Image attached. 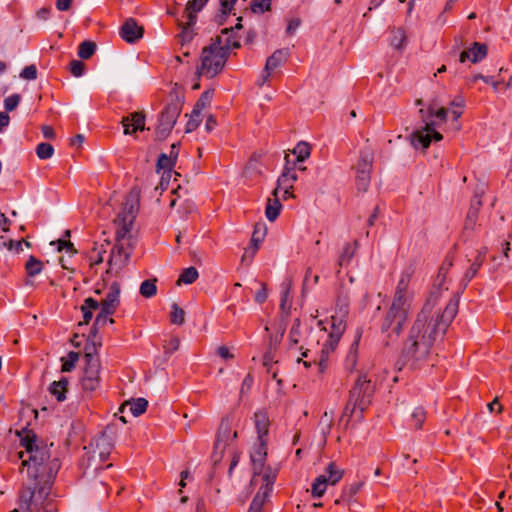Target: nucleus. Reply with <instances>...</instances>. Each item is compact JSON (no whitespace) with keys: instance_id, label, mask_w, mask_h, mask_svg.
Instances as JSON below:
<instances>
[{"instance_id":"obj_38","label":"nucleus","mask_w":512,"mask_h":512,"mask_svg":"<svg viewBox=\"0 0 512 512\" xmlns=\"http://www.w3.org/2000/svg\"><path fill=\"white\" fill-rule=\"evenodd\" d=\"M175 164H176V161L173 160V158H171L166 153H161L157 159L156 170H157V172H159L160 170H163V171H170L172 173V169L174 168Z\"/></svg>"},{"instance_id":"obj_2","label":"nucleus","mask_w":512,"mask_h":512,"mask_svg":"<svg viewBox=\"0 0 512 512\" xmlns=\"http://www.w3.org/2000/svg\"><path fill=\"white\" fill-rule=\"evenodd\" d=\"M20 441L28 454V459H23L22 466L27 468L29 479L34 481L33 486H37L38 498L45 501L60 469V461L57 457H52L48 445L37 444L35 434H27Z\"/></svg>"},{"instance_id":"obj_12","label":"nucleus","mask_w":512,"mask_h":512,"mask_svg":"<svg viewBox=\"0 0 512 512\" xmlns=\"http://www.w3.org/2000/svg\"><path fill=\"white\" fill-rule=\"evenodd\" d=\"M424 126L414 130L408 137L414 148L427 149L431 144V132H434L437 122L434 120H423Z\"/></svg>"},{"instance_id":"obj_57","label":"nucleus","mask_w":512,"mask_h":512,"mask_svg":"<svg viewBox=\"0 0 512 512\" xmlns=\"http://www.w3.org/2000/svg\"><path fill=\"white\" fill-rule=\"evenodd\" d=\"M481 265H482V260H475V262L472 264V266L468 269V271L466 272V274L463 278L464 287H466L468 282L477 274L478 269L480 268Z\"/></svg>"},{"instance_id":"obj_50","label":"nucleus","mask_w":512,"mask_h":512,"mask_svg":"<svg viewBox=\"0 0 512 512\" xmlns=\"http://www.w3.org/2000/svg\"><path fill=\"white\" fill-rule=\"evenodd\" d=\"M54 148L51 144L43 142L37 145L36 154L40 159H49L53 156Z\"/></svg>"},{"instance_id":"obj_21","label":"nucleus","mask_w":512,"mask_h":512,"mask_svg":"<svg viewBox=\"0 0 512 512\" xmlns=\"http://www.w3.org/2000/svg\"><path fill=\"white\" fill-rule=\"evenodd\" d=\"M289 54V50L286 48L274 51V53L266 60V70L271 72L275 70L277 67L287 61Z\"/></svg>"},{"instance_id":"obj_52","label":"nucleus","mask_w":512,"mask_h":512,"mask_svg":"<svg viewBox=\"0 0 512 512\" xmlns=\"http://www.w3.org/2000/svg\"><path fill=\"white\" fill-rule=\"evenodd\" d=\"M253 13H264L271 9V0H253L250 4Z\"/></svg>"},{"instance_id":"obj_58","label":"nucleus","mask_w":512,"mask_h":512,"mask_svg":"<svg viewBox=\"0 0 512 512\" xmlns=\"http://www.w3.org/2000/svg\"><path fill=\"white\" fill-rule=\"evenodd\" d=\"M337 306L339 308V312L337 315H333L331 317V323H333V318H342L345 322V318L348 314V301L346 299H340Z\"/></svg>"},{"instance_id":"obj_3","label":"nucleus","mask_w":512,"mask_h":512,"mask_svg":"<svg viewBox=\"0 0 512 512\" xmlns=\"http://www.w3.org/2000/svg\"><path fill=\"white\" fill-rule=\"evenodd\" d=\"M408 285L409 276L402 275L398 281L393 301L383 320L381 330L383 333H387L389 339H392L393 336L398 337L407 321L411 307V300L407 295Z\"/></svg>"},{"instance_id":"obj_37","label":"nucleus","mask_w":512,"mask_h":512,"mask_svg":"<svg viewBox=\"0 0 512 512\" xmlns=\"http://www.w3.org/2000/svg\"><path fill=\"white\" fill-rule=\"evenodd\" d=\"M96 48H97V46H96L95 42L89 41V40L83 41L79 45L78 56L81 59L87 60L94 55Z\"/></svg>"},{"instance_id":"obj_48","label":"nucleus","mask_w":512,"mask_h":512,"mask_svg":"<svg viewBox=\"0 0 512 512\" xmlns=\"http://www.w3.org/2000/svg\"><path fill=\"white\" fill-rule=\"evenodd\" d=\"M355 254V248H352L351 244H346L343 251L338 259V265L340 267L347 266L352 260Z\"/></svg>"},{"instance_id":"obj_60","label":"nucleus","mask_w":512,"mask_h":512,"mask_svg":"<svg viewBox=\"0 0 512 512\" xmlns=\"http://www.w3.org/2000/svg\"><path fill=\"white\" fill-rule=\"evenodd\" d=\"M299 336H300V320L297 318L294 320L293 325L290 329V333H289L290 341L293 344H297L299 342Z\"/></svg>"},{"instance_id":"obj_16","label":"nucleus","mask_w":512,"mask_h":512,"mask_svg":"<svg viewBox=\"0 0 512 512\" xmlns=\"http://www.w3.org/2000/svg\"><path fill=\"white\" fill-rule=\"evenodd\" d=\"M265 234V224H257L251 237V247L245 249L242 256V262H246L247 260L251 261L259 248V243L264 239Z\"/></svg>"},{"instance_id":"obj_30","label":"nucleus","mask_w":512,"mask_h":512,"mask_svg":"<svg viewBox=\"0 0 512 512\" xmlns=\"http://www.w3.org/2000/svg\"><path fill=\"white\" fill-rule=\"evenodd\" d=\"M326 483L335 485L344 475V470L339 469L334 462L329 463L326 468Z\"/></svg>"},{"instance_id":"obj_35","label":"nucleus","mask_w":512,"mask_h":512,"mask_svg":"<svg viewBox=\"0 0 512 512\" xmlns=\"http://www.w3.org/2000/svg\"><path fill=\"white\" fill-rule=\"evenodd\" d=\"M43 269V263L33 255H30L26 264L25 270L30 277H34L41 273Z\"/></svg>"},{"instance_id":"obj_33","label":"nucleus","mask_w":512,"mask_h":512,"mask_svg":"<svg viewBox=\"0 0 512 512\" xmlns=\"http://www.w3.org/2000/svg\"><path fill=\"white\" fill-rule=\"evenodd\" d=\"M310 150L311 147L307 142L301 141L299 142L295 148L292 150V153L296 155V162L295 164L299 162L305 161L310 156Z\"/></svg>"},{"instance_id":"obj_56","label":"nucleus","mask_w":512,"mask_h":512,"mask_svg":"<svg viewBox=\"0 0 512 512\" xmlns=\"http://www.w3.org/2000/svg\"><path fill=\"white\" fill-rule=\"evenodd\" d=\"M100 378L82 377L81 384L85 391L92 392L99 386Z\"/></svg>"},{"instance_id":"obj_24","label":"nucleus","mask_w":512,"mask_h":512,"mask_svg":"<svg viewBox=\"0 0 512 512\" xmlns=\"http://www.w3.org/2000/svg\"><path fill=\"white\" fill-rule=\"evenodd\" d=\"M254 419L258 439H267L269 431V418L267 414L264 412H256L254 415Z\"/></svg>"},{"instance_id":"obj_15","label":"nucleus","mask_w":512,"mask_h":512,"mask_svg":"<svg viewBox=\"0 0 512 512\" xmlns=\"http://www.w3.org/2000/svg\"><path fill=\"white\" fill-rule=\"evenodd\" d=\"M485 192L484 184L479 185L475 190L474 199L470 205L469 211L467 213L465 227L466 229H472L476 223L479 209L482 205L481 197Z\"/></svg>"},{"instance_id":"obj_61","label":"nucleus","mask_w":512,"mask_h":512,"mask_svg":"<svg viewBox=\"0 0 512 512\" xmlns=\"http://www.w3.org/2000/svg\"><path fill=\"white\" fill-rule=\"evenodd\" d=\"M277 472L273 470L270 466L266 467L262 474L263 483H267L268 485L274 486Z\"/></svg>"},{"instance_id":"obj_5","label":"nucleus","mask_w":512,"mask_h":512,"mask_svg":"<svg viewBox=\"0 0 512 512\" xmlns=\"http://www.w3.org/2000/svg\"><path fill=\"white\" fill-rule=\"evenodd\" d=\"M229 56L222 50V37L217 36L213 42L202 49L201 65L197 69V75H204L211 79L219 74Z\"/></svg>"},{"instance_id":"obj_11","label":"nucleus","mask_w":512,"mask_h":512,"mask_svg":"<svg viewBox=\"0 0 512 512\" xmlns=\"http://www.w3.org/2000/svg\"><path fill=\"white\" fill-rule=\"evenodd\" d=\"M237 438V432H232L227 420L220 424L217 438L214 444L213 459L216 462L222 459L223 452L233 440Z\"/></svg>"},{"instance_id":"obj_29","label":"nucleus","mask_w":512,"mask_h":512,"mask_svg":"<svg viewBox=\"0 0 512 512\" xmlns=\"http://www.w3.org/2000/svg\"><path fill=\"white\" fill-rule=\"evenodd\" d=\"M259 443L251 452L250 458L252 462H266L267 457V439H258Z\"/></svg>"},{"instance_id":"obj_59","label":"nucleus","mask_w":512,"mask_h":512,"mask_svg":"<svg viewBox=\"0 0 512 512\" xmlns=\"http://www.w3.org/2000/svg\"><path fill=\"white\" fill-rule=\"evenodd\" d=\"M70 71L73 76L81 77L85 71V65L79 60H73L70 62Z\"/></svg>"},{"instance_id":"obj_7","label":"nucleus","mask_w":512,"mask_h":512,"mask_svg":"<svg viewBox=\"0 0 512 512\" xmlns=\"http://www.w3.org/2000/svg\"><path fill=\"white\" fill-rule=\"evenodd\" d=\"M373 393L374 386L371 384V380L367 379L365 374L359 375L349 395L354 401L353 408H358L363 413L371 402Z\"/></svg>"},{"instance_id":"obj_6","label":"nucleus","mask_w":512,"mask_h":512,"mask_svg":"<svg viewBox=\"0 0 512 512\" xmlns=\"http://www.w3.org/2000/svg\"><path fill=\"white\" fill-rule=\"evenodd\" d=\"M183 107V100L179 96L172 98L161 112L158 125L155 129L157 141L165 140L175 126Z\"/></svg>"},{"instance_id":"obj_28","label":"nucleus","mask_w":512,"mask_h":512,"mask_svg":"<svg viewBox=\"0 0 512 512\" xmlns=\"http://www.w3.org/2000/svg\"><path fill=\"white\" fill-rule=\"evenodd\" d=\"M213 98V90L204 91L193 108L194 116H201V112L203 109L208 107L211 104Z\"/></svg>"},{"instance_id":"obj_17","label":"nucleus","mask_w":512,"mask_h":512,"mask_svg":"<svg viewBox=\"0 0 512 512\" xmlns=\"http://www.w3.org/2000/svg\"><path fill=\"white\" fill-rule=\"evenodd\" d=\"M120 303V284L113 282L105 299L101 302V308L105 313H114Z\"/></svg>"},{"instance_id":"obj_26","label":"nucleus","mask_w":512,"mask_h":512,"mask_svg":"<svg viewBox=\"0 0 512 512\" xmlns=\"http://www.w3.org/2000/svg\"><path fill=\"white\" fill-rule=\"evenodd\" d=\"M470 55V61L472 63H478L482 61L488 53V47L484 43L474 42L472 46L468 49Z\"/></svg>"},{"instance_id":"obj_31","label":"nucleus","mask_w":512,"mask_h":512,"mask_svg":"<svg viewBox=\"0 0 512 512\" xmlns=\"http://www.w3.org/2000/svg\"><path fill=\"white\" fill-rule=\"evenodd\" d=\"M373 166V155L369 152H362L360 155V159L356 166V171L358 173H371Z\"/></svg>"},{"instance_id":"obj_22","label":"nucleus","mask_w":512,"mask_h":512,"mask_svg":"<svg viewBox=\"0 0 512 512\" xmlns=\"http://www.w3.org/2000/svg\"><path fill=\"white\" fill-rule=\"evenodd\" d=\"M208 0H191L188 1L184 10V16L188 19L189 25H194L197 20L196 14L203 9Z\"/></svg>"},{"instance_id":"obj_32","label":"nucleus","mask_w":512,"mask_h":512,"mask_svg":"<svg viewBox=\"0 0 512 512\" xmlns=\"http://www.w3.org/2000/svg\"><path fill=\"white\" fill-rule=\"evenodd\" d=\"M102 342L101 339H98V341H90L87 340V343L84 348V361H93V360H99L96 355L98 352V348L101 347Z\"/></svg>"},{"instance_id":"obj_63","label":"nucleus","mask_w":512,"mask_h":512,"mask_svg":"<svg viewBox=\"0 0 512 512\" xmlns=\"http://www.w3.org/2000/svg\"><path fill=\"white\" fill-rule=\"evenodd\" d=\"M20 77L26 80H34L37 78V69L35 65L26 66L20 73Z\"/></svg>"},{"instance_id":"obj_46","label":"nucleus","mask_w":512,"mask_h":512,"mask_svg":"<svg viewBox=\"0 0 512 512\" xmlns=\"http://www.w3.org/2000/svg\"><path fill=\"white\" fill-rule=\"evenodd\" d=\"M437 105L438 104H437L436 99H433L427 109L429 116H436L441 121H446L447 115H448V110L443 107L436 110Z\"/></svg>"},{"instance_id":"obj_36","label":"nucleus","mask_w":512,"mask_h":512,"mask_svg":"<svg viewBox=\"0 0 512 512\" xmlns=\"http://www.w3.org/2000/svg\"><path fill=\"white\" fill-rule=\"evenodd\" d=\"M83 377L100 378V360L84 361Z\"/></svg>"},{"instance_id":"obj_23","label":"nucleus","mask_w":512,"mask_h":512,"mask_svg":"<svg viewBox=\"0 0 512 512\" xmlns=\"http://www.w3.org/2000/svg\"><path fill=\"white\" fill-rule=\"evenodd\" d=\"M390 32L392 34L390 45L398 51H403L407 43V35L404 28L392 27Z\"/></svg>"},{"instance_id":"obj_27","label":"nucleus","mask_w":512,"mask_h":512,"mask_svg":"<svg viewBox=\"0 0 512 512\" xmlns=\"http://www.w3.org/2000/svg\"><path fill=\"white\" fill-rule=\"evenodd\" d=\"M282 209V204L280 203L278 197H274V199L269 198L267 200L266 208H265V216L269 221H275L280 214Z\"/></svg>"},{"instance_id":"obj_8","label":"nucleus","mask_w":512,"mask_h":512,"mask_svg":"<svg viewBox=\"0 0 512 512\" xmlns=\"http://www.w3.org/2000/svg\"><path fill=\"white\" fill-rule=\"evenodd\" d=\"M132 250L128 246V236L118 238V232H116V243L108 260L109 269L107 273L113 270L118 273L122 270L129 262Z\"/></svg>"},{"instance_id":"obj_54","label":"nucleus","mask_w":512,"mask_h":512,"mask_svg":"<svg viewBox=\"0 0 512 512\" xmlns=\"http://www.w3.org/2000/svg\"><path fill=\"white\" fill-rule=\"evenodd\" d=\"M289 168L286 167L281 174V176L277 180V187L273 191L272 195L274 197H278L279 190H285L286 186H289L291 183L288 182Z\"/></svg>"},{"instance_id":"obj_20","label":"nucleus","mask_w":512,"mask_h":512,"mask_svg":"<svg viewBox=\"0 0 512 512\" xmlns=\"http://www.w3.org/2000/svg\"><path fill=\"white\" fill-rule=\"evenodd\" d=\"M148 406V401L145 398H137V399H131L128 401H125L121 407L120 412H125V409L129 407V411L132 413L133 416L138 417L141 414H143Z\"/></svg>"},{"instance_id":"obj_44","label":"nucleus","mask_w":512,"mask_h":512,"mask_svg":"<svg viewBox=\"0 0 512 512\" xmlns=\"http://www.w3.org/2000/svg\"><path fill=\"white\" fill-rule=\"evenodd\" d=\"M360 337H361V334L358 332L356 335V338L353 341V343L351 344L350 350L347 354L346 361H347V364L350 365L351 368H354L356 365L357 350H358V346H359Z\"/></svg>"},{"instance_id":"obj_55","label":"nucleus","mask_w":512,"mask_h":512,"mask_svg":"<svg viewBox=\"0 0 512 512\" xmlns=\"http://www.w3.org/2000/svg\"><path fill=\"white\" fill-rule=\"evenodd\" d=\"M20 101H21V95L17 94V93L7 97L4 100V107H5L6 111L11 112V111L15 110L17 108V106L19 105Z\"/></svg>"},{"instance_id":"obj_19","label":"nucleus","mask_w":512,"mask_h":512,"mask_svg":"<svg viewBox=\"0 0 512 512\" xmlns=\"http://www.w3.org/2000/svg\"><path fill=\"white\" fill-rule=\"evenodd\" d=\"M273 491V486L268 485L267 483H262L258 492L255 494L252 502L250 504L248 512H263L264 504L269 500L271 493Z\"/></svg>"},{"instance_id":"obj_14","label":"nucleus","mask_w":512,"mask_h":512,"mask_svg":"<svg viewBox=\"0 0 512 512\" xmlns=\"http://www.w3.org/2000/svg\"><path fill=\"white\" fill-rule=\"evenodd\" d=\"M121 124L124 129V134H132L136 131H144L145 127V114L143 112H134L129 116L123 117Z\"/></svg>"},{"instance_id":"obj_43","label":"nucleus","mask_w":512,"mask_h":512,"mask_svg":"<svg viewBox=\"0 0 512 512\" xmlns=\"http://www.w3.org/2000/svg\"><path fill=\"white\" fill-rule=\"evenodd\" d=\"M79 360V353L70 351L67 358H62V372H70L75 368L77 361Z\"/></svg>"},{"instance_id":"obj_1","label":"nucleus","mask_w":512,"mask_h":512,"mask_svg":"<svg viewBox=\"0 0 512 512\" xmlns=\"http://www.w3.org/2000/svg\"><path fill=\"white\" fill-rule=\"evenodd\" d=\"M438 298L439 291L436 289L430 293L417 314L395 364L397 371L404 368L415 370L426 363L437 338L445 334L457 315L459 306L457 294L449 300L443 311L436 308Z\"/></svg>"},{"instance_id":"obj_41","label":"nucleus","mask_w":512,"mask_h":512,"mask_svg":"<svg viewBox=\"0 0 512 512\" xmlns=\"http://www.w3.org/2000/svg\"><path fill=\"white\" fill-rule=\"evenodd\" d=\"M327 485L325 475H319L312 483L311 493L313 497H321L325 493Z\"/></svg>"},{"instance_id":"obj_39","label":"nucleus","mask_w":512,"mask_h":512,"mask_svg":"<svg viewBox=\"0 0 512 512\" xmlns=\"http://www.w3.org/2000/svg\"><path fill=\"white\" fill-rule=\"evenodd\" d=\"M198 276L199 273L195 267H188L181 272L177 284H192L197 280Z\"/></svg>"},{"instance_id":"obj_40","label":"nucleus","mask_w":512,"mask_h":512,"mask_svg":"<svg viewBox=\"0 0 512 512\" xmlns=\"http://www.w3.org/2000/svg\"><path fill=\"white\" fill-rule=\"evenodd\" d=\"M156 279H148L141 283L139 292L145 298H151L157 293Z\"/></svg>"},{"instance_id":"obj_42","label":"nucleus","mask_w":512,"mask_h":512,"mask_svg":"<svg viewBox=\"0 0 512 512\" xmlns=\"http://www.w3.org/2000/svg\"><path fill=\"white\" fill-rule=\"evenodd\" d=\"M179 27L182 29L179 37L181 39V44L184 45L186 43H189L192 41L193 37H194V33H193V30H192V27L194 25H189L188 24V19H186V22H183V21H180L178 23Z\"/></svg>"},{"instance_id":"obj_9","label":"nucleus","mask_w":512,"mask_h":512,"mask_svg":"<svg viewBox=\"0 0 512 512\" xmlns=\"http://www.w3.org/2000/svg\"><path fill=\"white\" fill-rule=\"evenodd\" d=\"M346 324L344 323L342 318H333V323H331V332L328 335V339L321 350V357L317 362L319 373H323L327 368V359L330 351H333L340 340Z\"/></svg>"},{"instance_id":"obj_13","label":"nucleus","mask_w":512,"mask_h":512,"mask_svg":"<svg viewBox=\"0 0 512 512\" xmlns=\"http://www.w3.org/2000/svg\"><path fill=\"white\" fill-rule=\"evenodd\" d=\"M144 30L133 18L125 20L120 28L119 34L128 43H134L143 37Z\"/></svg>"},{"instance_id":"obj_64","label":"nucleus","mask_w":512,"mask_h":512,"mask_svg":"<svg viewBox=\"0 0 512 512\" xmlns=\"http://www.w3.org/2000/svg\"><path fill=\"white\" fill-rule=\"evenodd\" d=\"M200 122H201L200 116H194L193 111H192L190 114V119L188 120V122L186 124L185 132L190 133V132L194 131L199 126Z\"/></svg>"},{"instance_id":"obj_47","label":"nucleus","mask_w":512,"mask_h":512,"mask_svg":"<svg viewBox=\"0 0 512 512\" xmlns=\"http://www.w3.org/2000/svg\"><path fill=\"white\" fill-rule=\"evenodd\" d=\"M172 312L170 314V320L173 324L183 325L185 322V311L180 308L176 303L171 305Z\"/></svg>"},{"instance_id":"obj_53","label":"nucleus","mask_w":512,"mask_h":512,"mask_svg":"<svg viewBox=\"0 0 512 512\" xmlns=\"http://www.w3.org/2000/svg\"><path fill=\"white\" fill-rule=\"evenodd\" d=\"M370 174L368 173H358L356 175V186L358 191L366 192L370 185Z\"/></svg>"},{"instance_id":"obj_51","label":"nucleus","mask_w":512,"mask_h":512,"mask_svg":"<svg viewBox=\"0 0 512 512\" xmlns=\"http://www.w3.org/2000/svg\"><path fill=\"white\" fill-rule=\"evenodd\" d=\"M333 414H334V411H330V412H327L325 411L324 414L322 415L321 417V420H320V426H321V429H322V433L324 436H326L331 428H332V424H333Z\"/></svg>"},{"instance_id":"obj_10","label":"nucleus","mask_w":512,"mask_h":512,"mask_svg":"<svg viewBox=\"0 0 512 512\" xmlns=\"http://www.w3.org/2000/svg\"><path fill=\"white\" fill-rule=\"evenodd\" d=\"M114 446V437L113 433L109 432L108 429L103 431L100 435L95 437L90 443V447L92 448L91 458L95 460L99 459L100 462H103L108 459L111 450Z\"/></svg>"},{"instance_id":"obj_18","label":"nucleus","mask_w":512,"mask_h":512,"mask_svg":"<svg viewBox=\"0 0 512 512\" xmlns=\"http://www.w3.org/2000/svg\"><path fill=\"white\" fill-rule=\"evenodd\" d=\"M38 500H40L41 504L44 503L37 496V486L29 487L27 492L21 496L20 509L22 512H38L40 510V505L37 503Z\"/></svg>"},{"instance_id":"obj_4","label":"nucleus","mask_w":512,"mask_h":512,"mask_svg":"<svg viewBox=\"0 0 512 512\" xmlns=\"http://www.w3.org/2000/svg\"><path fill=\"white\" fill-rule=\"evenodd\" d=\"M140 189L134 187L129 192L126 202L122 211L115 219V224L118 226V238L128 236V246L133 249L136 244V239L131 233L134 221L139 211Z\"/></svg>"},{"instance_id":"obj_34","label":"nucleus","mask_w":512,"mask_h":512,"mask_svg":"<svg viewBox=\"0 0 512 512\" xmlns=\"http://www.w3.org/2000/svg\"><path fill=\"white\" fill-rule=\"evenodd\" d=\"M238 0H219L220 14L216 16L219 24H223L226 17L232 12L234 5Z\"/></svg>"},{"instance_id":"obj_45","label":"nucleus","mask_w":512,"mask_h":512,"mask_svg":"<svg viewBox=\"0 0 512 512\" xmlns=\"http://www.w3.org/2000/svg\"><path fill=\"white\" fill-rule=\"evenodd\" d=\"M283 291L281 294V303L280 308L283 312L289 313L290 305L287 304L289 299V294L292 288V281L288 280L287 282L283 283Z\"/></svg>"},{"instance_id":"obj_62","label":"nucleus","mask_w":512,"mask_h":512,"mask_svg":"<svg viewBox=\"0 0 512 512\" xmlns=\"http://www.w3.org/2000/svg\"><path fill=\"white\" fill-rule=\"evenodd\" d=\"M412 419L415 421V428L420 429L425 419V411L417 407L412 413Z\"/></svg>"},{"instance_id":"obj_25","label":"nucleus","mask_w":512,"mask_h":512,"mask_svg":"<svg viewBox=\"0 0 512 512\" xmlns=\"http://www.w3.org/2000/svg\"><path fill=\"white\" fill-rule=\"evenodd\" d=\"M68 379L66 377H62L58 381H54L49 386V392L52 396H54L57 401H64L66 398Z\"/></svg>"},{"instance_id":"obj_49","label":"nucleus","mask_w":512,"mask_h":512,"mask_svg":"<svg viewBox=\"0 0 512 512\" xmlns=\"http://www.w3.org/2000/svg\"><path fill=\"white\" fill-rule=\"evenodd\" d=\"M228 36L223 41L222 40V50L229 56L230 50L240 48L241 44L239 40L235 37L234 33L227 34Z\"/></svg>"}]
</instances>
